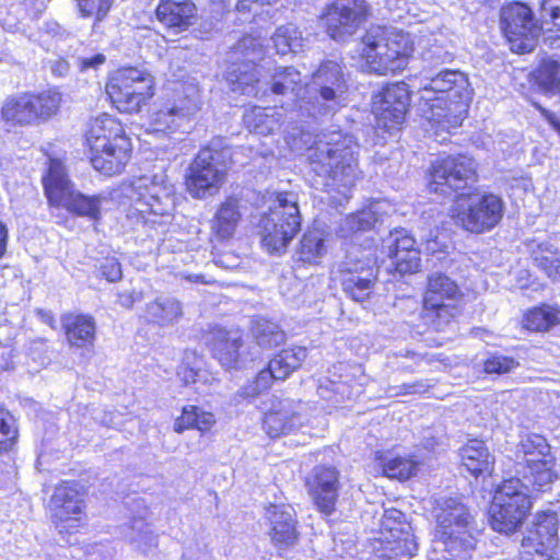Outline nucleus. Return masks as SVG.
I'll list each match as a JSON object with an SVG mask.
<instances>
[{"instance_id":"nucleus-37","label":"nucleus","mask_w":560,"mask_h":560,"mask_svg":"<svg viewBox=\"0 0 560 560\" xmlns=\"http://www.w3.org/2000/svg\"><path fill=\"white\" fill-rule=\"evenodd\" d=\"M380 539L382 541L380 557L384 560H410L418 551L413 533Z\"/></svg>"},{"instance_id":"nucleus-23","label":"nucleus","mask_w":560,"mask_h":560,"mask_svg":"<svg viewBox=\"0 0 560 560\" xmlns=\"http://www.w3.org/2000/svg\"><path fill=\"white\" fill-rule=\"evenodd\" d=\"M317 510L326 516L336 509L339 490V474L330 466H316L306 482Z\"/></svg>"},{"instance_id":"nucleus-43","label":"nucleus","mask_w":560,"mask_h":560,"mask_svg":"<svg viewBox=\"0 0 560 560\" xmlns=\"http://www.w3.org/2000/svg\"><path fill=\"white\" fill-rule=\"evenodd\" d=\"M34 112V122L47 120L54 116L60 106L61 94L55 90L43 91L38 94H28Z\"/></svg>"},{"instance_id":"nucleus-31","label":"nucleus","mask_w":560,"mask_h":560,"mask_svg":"<svg viewBox=\"0 0 560 560\" xmlns=\"http://www.w3.org/2000/svg\"><path fill=\"white\" fill-rule=\"evenodd\" d=\"M183 316V307L178 300L160 296L145 306L144 319L159 327H170Z\"/></svg>"},{"instance_id":"nucleus-21","label":"nucleus","mask_w":560,"mask_h":560,"mask_svg":"<svg viewBox=\"0 0 560 560\" xmlns=\"http://www.w3.org/2000/svg\"><path fill=\"white\" fill-rule=\"evenodd\" d=\"M410 103V92L404 82L387 85L373 100L372 112L375 115L376 126L390 131L400 126Z\"/></svg>"},{"instance_id":"nucleus-46","label":"nucleus","mask_w":560,"mask_h":560,"mask_svg":"<svg viewBox=\"0 0 560 560\" xmlns=\"http://www.w3.org/2000/svg\"><path fill=\"white\" fill-rule=\"evenodd\" d=\"M429 288L424 295L427 308L440 310L448 306L447 301H453L458 295L457 282H428Z\"/></svg>"},{"instance_id":"nucleus-60","label":"nucleus","mask_w":560,"mask_h":560,"mask_svg":"<svg viewBox=\"0 0 560 560\" xmlns=\"http://www.w3.org/2000/svg\"><path fill=\"white\" fill-rule=\"evenodd\" d=\"M106 61L104 54L97 52L93 55L79 56L77 58V66L81 72H89L97 70Z\"/></svg>"},{"instance_id":"nucleus-41","label":"nucleus","mask_w":560,"mask_h":560,"mask_svg":"<svg viewBox=\"0 0 560 560\" xmlns=\"http://www.w3.org/2000/svg\"><path fill=\"white\" fill-rule=\"evenodd\" d=\"M214 422V416L211 412L202 411L195 406H188L183 408L182 416L176 419L174 430L182 433L186 429L195 428L201 432H207Z\"/></svg>"},{"instance_id":"nucleus-34","label":"nucleus","mask_w":560,"mask_h":560,"mask_svg":"<svg viewBox=\"0 0 560 560\" xmlns=\"http://www.w3.org/2000/svg\"><path fill=\"white\" fill-rule=\"evenodd\" d=\"M266 86L270 89L272 94L288 95L292 94L298 97L296 106L299 107L300 101H304L300 96L302 91V77L301 73L293 67H277L270 75V80L266 82ZM304 104L303 102H301Z\"/></svg>"},{"instance_id":"nucleus-6","label":"nucleus","mask_w":560,"mask_h":560,"mask_svg":"<svg viewBox=\"0 0 560 560\" xmlns=\"http://www.w3.org/2000/svg\"><path fill=\"white\" fill-rule=\"evenodd\" d=\"M131 200L127 220L132 225H154L174 210V187L163 176H140L124 188Z\"/></svg>"},{"instance_id":"nucleus-5","label":"nucleus","mask_w":560,"mask_h":560,"mask_svg":"<svg viewBox=\"0 0 560 560\" xmlns=\"http://www.w3.org/2000/svg\"><path fill=\"white\" fill-rule=\"evenodd\" d=\"M85 137L93 167L107 176L120 173L131 151L121 124L104 114L90 122Z\"/></svg>"},{"instance_id":"nucleus-35","label":"nucleus","mask_w":560,"mask_h":560,"mask_svg":"<svg viewBox=\"0 0 560 560\" xmlns=\"http://www.w3.org/2000/svg\"><path fill=\"white\" fill-rule=\"evenodd\" d=\"M460 458L463 465L474 476L490 471L494 463L486 443L480 440H470L460 450Z\"/></svg>"},{"instance_id":"nucleus-58","label":"nucleus","mask_w":560,"mask_h":560,"mask_svg":"<svg viewBox=\"0 0 560 560\" xmlns=\"http://www.w3.org/2000/svg\"><path fill=\"white\" fill-rule=\"evenodd\" d=\"M346 285L343 291L353 301L363 302L371 293L373 282H343Z\"/></svg>"},{"instance_id":"nucleus-36","label":"nucleus","mask_w":560,"mask_h":560,"mask_svg":"<svg viewBox=\"0 0 560 560\" xmlns=\"http://www.w3.org/2000/svg\"><path fill=\"white\" fill-rule=\"evenodd\" d=\"M325 240L326 234L324 230L317 226L307 230L300 241V246L295 254L296 259L307 264H318L327 252Z\"/></svg>"},{"instance_id":"nucleus-11","label":"nucleus","mask_w":560,"mask_h":560,"mask_svg":"<svg viewBox=\"0 0 560 560\" xmlns=\"http://www.w3.org/2000/svg\"><path fill=\"white\" fill-rule=\"evenodd\" d=\"M470 523V514L464 504L453 498L445 500L442 511L438 515L434 550L455 558L472 549L475 537Z\"/></svg>"},{"instance_id":"nucleus-2","label":"nucleus","mask_w":560,"mask_h":560,"mask_svg":"<svg viewBox=\"0 0 560 560\" xmlns=\"http://www.w3.org/2000/svg\"><path fill=\"white\" fill-rule=\"evenodd\" d=\"M471 98L467 75L457 70H444L422 89L420 108L432 127L450 132L466 118Z\"/></svg>"},{"instance_id":"nucleus-7","label":"nucleus","mask_w":560,"mask_h":560,"mask_svg":"<svg viewBox=\"0 0 560 560\" xmlns=\"http://www.w3.org/2000/svg\"><path fill=\"white\" fill-rule=\"evenodd\" d=\"M301 226L298 198L293 192H279L269 207V212L261 217L258 234L261 246L268 253H282Z\"/></svg>"},{"instance_id":"nucleus-62","label":"nucleus","mask_w":560,"mask_h":560,"mask_svg":"<svg viewBox=\"0 0 560 560\" xmlns=\"http://www.w3.org/2000/svg\"><path fill=\"white\" fill-rule=\"evenodd\" d=\"M103 280H120V265L116 258H106L100 267Z\"/></svg>"},{"instance_id":"nucleus-59","label":"nucleus","mask_w":560,"mask_h":560,"mask_svg":"<svg viewBox=\"0 0 560 560\" xmlns=\"http://www.w3.org/2000/svg\"><path fill=\"white\" fill-rule=\"evenodd\" d=\"M8 413L0 408V451H7L16 438V431L7 422Z\"/></svg>"},{"instance_id":"nucleus-19","label":"nucleus","mask_w":560,"mask_h":560,"mask_svg":"<svg viewBox=\"0 0 560 560\" xmlns=\"http://www.w3.org/2000/svg\"><path fill=\"white\" fill-rule=\"evenodd\" d=\"M307 350L304 347H291L281 350L261 370L255 381L244 386L238 395L243 398H252L270 387L272 380H284L293 371L298 370L306 359Z\"/></svg>"},{"instance_id":"nucleus-55","label":"nucleus","mask_w":560,"mask_h":560,"mask_svg":"<svg viewBox=\"0 0 560 560\" xmlns=\"http://www.w3.org/2000/svg\"><path fill=\"white\" fill-rule=\"evenodd\" d=\"M518 366V362L503 354L494 353L487 358L483 362V370L488 374H505Z\"/></svg>"},{"instance_id":"nucleus-16","label":"nucleus","mask_w":560,"mask_h":560,"mask_svg":"<svg viewBox=\"0 0 560 560\" xmlns=\"http://www.w3.org/2000/svg\"><path fill=\"white\" fill-rule=\"evenodd\" d=\"M199 90L195 84H180L172 101L151 116L153 132L175 131L188 125L200 110Z\"/></svg>"},{"instance_id":"nucleus-8","label":"nucleus","mask_w":560,"mask_h":560,"mask_svg":"<svg viewBox=\"0 0 560 560\" xmlns=\"http://www.w3.org/2000/svg\"><path fill=\"white\" fill-rule=\"evenodd\" d=\"M301 226L298 198L293 192H279L269 207V212L261 217L258 234L261 246L268 253H282Z\"/></svg>"},{"instance_id":"nucleus-17","label":"nucleus","mask_w":560,"mask_h":560,"mask_svg":"<svg viewBox=\"0 0 560 560\" xmlns=\"http://www.w3.org/2000/svg\"><path fill=\"white\" fill-rule=\"evenodd\" d=\"M501 28L511 45V50L518 54L532 51L541 31L530 8L520 2L502 8Z\"/></svg>"},{"instance_id":"nucleus-4","label":"nucleus","mask_w":560,"mask_h":560,"mask_svg":"<svg viewBox=\"0 0 560 560\" xmlns=\"http://www.w3.org/2000/svg\"><path fill=\"white\" fill-rule=\"evenodd\" d=\"M412 50L407 34L371 26L361 40L362 68L381 75L401 71L407 67Z\"/></svg>"},{"instance_id":"nucleus-25","label":"nucleus","mask_w":560,"mask_h":560,"mask_svg":"<svg viewBox=\"0 0 560 560\" xmlns=\"http://www.w3.org/2000/svg\"><path fill=\"white\" fill-rule=\"evenodd\" d=\"M266 517L270 524L269 536L276 547L285 549L296 542V521L291 505L272 504L267 509Z\"/></svg>"},{"instance_id":"nucleus-28","label":"nucleus","mask_w":560,"mask_h":560,"mask_svg":"<svg viewBox=\"0 0 560 560\" xmlns=\"http://www.w3.org/2000/svg\"><path fill=\"white\" fill-rule=\"evenodd\" d=\"M300 424V416L289 399H279L265 415L264 429L271 438L290 433Z\"/></svg>"},{"instance_id":"nucleus-10","label":"nucleus","mask_w":560,"mask_h":560,"mask_svg":"<svg viewBox=\"0 0 560 560\" xmlns=\"http://www.w3.org/2000/svg\"><path fill=\"white\" fill-rule=\"evenodd\" d=\"M532 487L520 478L505 480L497 490L490 506V525L493 530L512 535L516 533L532 506Z\"/></svg>"},{"instance_id":"nucleus-14","label":"nucleus","mask_w":560,"mask_h":560,"mask_svg":"<svg viewBox=\"0 0 560 560\" xmlns=\"http://www.w3.org/2000/svg\"><path fill=\"white\" fill-rule=\"evenodd\" d=\"M153 78L138 68L116 71L106 84V93L119 112H139L153 96Z\"/></svg>"},{"instance_id":"nucleus-30","label":"nucleus","mask_w":560,"mask_h":560,"mask_svg":"<svg viewBox=\"0 0 560 560\" xmlns=\"http://www.w3.org/2000/svg\"><path fill=\"white\" fill-rule=\"evenodd\" d=\"M68 342L77 348L93 345L95 340V320L90 315L68 313L61 317Z\"/></svg>"},{"instance_id":"nucleus-9","label":"nucleus","mask_w":560,"mask_h":560,"mask_svg":"<svg viewBox=\"0 0 560 560\" xmlns=\"http://www.w3.org/2000/svg\"><path fill=\"white\" fill-rule=\"evenodd\" d=\"M308 89L316 94L315 102H300L299 112L308 116L326 115L335 112L345 102L348 80L345 68L336 60H325L312 73Z\"/></svg>"},{"instance_id":"nucleus-12","label":"nucleus","mask_w":560,"mask_h":560,"mask_svg":"<svg viewBox=\"0 0 560 560\" xmlns=\"http://www.w3.org/2000/svg\"><path fill=\"white\" fill-rule=\"evenodd\" d=\"M43 184L51 206L66 208L78 215L91 219L98 218L103 198L100 196L88 197L75 191L63 164L59 160L50 159Z\"/></svg>"},{"instance_id":"nucleus-42","label":"nucleus","mask_w":560,"mask_h":560,"mask_svg":"<svg viewBox=\"0 0 560 560\" xmlns=\"http://www.w3.org/2000/svg\"><path fill=\"white\" fill-rule=\"evenodd\" d=\"M34 112V122L47 120L54 116L60 106L61 94L55 90L43 91L38 94H28Z\"/></svg>"},{"instance_id":"nucleus-53","label":"nucleus","mask_w":560,"mask_h":560,"mask_svg":"<svg viewBox=\"0 0 560 560\" xmlns=\"http://www.w3.org/2000/svg\"><path fill=\"white\" fill-rule=\"evenodd\" d=\"M555 548H545L542 539L534 536L523 538L521 544L520 560H547Z\"/></svg>"},{"instance_id":"nucleus-61","label":"nucleus","mask_w":560,"mask_h":560,"mask_svg":"<svg viewBox=\"0 0 560 560\" xmlns=\"http://www.w3.org/2000/svg\"><path fill=\"white\" fill-rule=\"evenodd\" d=\"M117 296L121 306L130 308L136 302L143 300L144 292L141 289L129 288L118 291Z\"/></svg>"},{"instance_id":"nucleus-20","label":"nucleus","mask_w":560,"mask_h":560,"mask_svg":"<svg viewBox=\"0 0 560 560\" xmlns=\"http://www.w3.org/2000/svg\"><path fill=\"white\" fill-rule=\"evenodd\" d=\"M307 350L304 347H291L281 350L261 370L255 381L244 386L238 395L243 398H252L270 387L272 380H284L293 371L298 370L306 359Z\"/></svg>"},{"instance_id":"nucleus-3","label":"nucleus","mask_w":560,"mask_h":560,"mask_svg":"<svg viewBox=\"0 0 560 560\" xmlns=\"http://www.w3.org/2000/svg\"><path fill=\"white\" fill-rule=\"evenodd\" d=\"M359 144L350 133L340 130L327 131L318 136L308 149L307 160L311 170L336 189L350 188L361 176L358 163Z\"/></svg>"},{"instance_id":"nucleus-49","label":"nucleus","mask_w":560,"mask_h":560,"mask_svg":"<svg viewBox=\"0 0 560 560\" xmlns=\"http://www.w3.org/2000/svg\"><path fill=\"white\" fill-rule=\"evenodd\" d=\"M560 324V311L544 305L529 311L525 316V327L529 330L544 331Z\"/></svg>"},{"instance_id":"nucleus-47","label":"nucleus","mask_w":560,"mask_h":560,"mask_svg":"<svg viewBox=\"0 0 560 560\" xmlns=\"http://www.w3.org/2000/svg\"><path fill=\"white\" fill-rule=\"evenodd\" d=\"M536 82L547 94H560V62L551 58L544 59L536 70Z\"/></svg>"},{"instance_id":"nucleus-1","label":"nucleus","mask_w":560,"mask_h":560,"mask_svg":"<svg viewBox=\"0 0 560 560\" xmlns=\"http://www.w3.org/2000/svg\"><path fill=\"white\" fill-rule=\"evenodd\" d=\"M476 180L472 159L446 156L431 165L428 188L443 196L455 194L452 209L456 222L472 233L493 229L503 217V201L494 194H479L471 186Z\"/></svg>"},{"instance_id":"nucleus-27","label":"nucleus","mask_w":560,"mask_h":560,"mask_svg":"<svg viewBox=\"0 0 560 560\" xmlns=\"http://www.w3.org/2000/svg\"><path fill=\"white\" fill-rule=\"evenodd\" d=\"M225 80L231 91L254 96H257L266 85L258 78V68L254 58L242 63H232L226 70Z\"/></svg>"},{"instance_id":"nucleus-26","label":"nucleus","mask_w":560,"mask_h":560,"mask_svg":"<svg viewBox=\"0 0 560 560\" xmlns=\"http://www.w3.org/2000/svg\"><path fill=\"white\" fill-rule=\"evenodd\" d=\"M83 492L77 482H62L55 488L50 499L54 516L60 522H78L84 508Z\"/></svg>"},{"instance_id":"nucleus-50","label":"nucleus","mask_w":560,"mask_h":560,"mask_svg":"<svg viewBox=\"0 0 560 560\" xmlns=\"http://www.w3.org/2000/svg\"><path fill=\"white\" fill-rule=\"evenodd\" d=\"M422 59L432 65L447 62L452 59V52L448 50V42L442 35L428 39L422 49Z\"/></svg>"},{"instance_id":"nucleus-45","label":"nucleus","mask_w":560,"mask_h":560,"mask_svg":"<svg viewBox=\"0 0 560 560\" xmlns=\"http://www.w3.org/2000/svg\"><path fill=\"white\" fill-rule=\"evenodd\" d=\"M535 528L528 535L542 539L545 548H556L558 544V517L555 512L537 514Z\"/></svg>"},{"instance_id":"nucleus-32","label":"nucleus","mask_w":560,"mask_h":560,"mask_svg":"<svg viewBox=\"0 0 560 560\" xmlns=\"http://www.w3.org/2000/svg\"><path fill=\"white\" fill-rule=\"evenodd\" d=\"M241 219L240 199L229 197L219 206L214 214L212 232L221 241L229 240L234 235Z\"/></svg>"},{"instance_id":"nucleus-54","label":"nucleus","mask_w":560,"mask_h":560,"mask_svg":"<svg viewBox=\"0 0 560 560\" xmlns=\"http://www.w3.org/2000/svg\"><path fill=\"white\" fill-rule=\"evenodd\" d=\"M84 18L95 16L102 21L112 8L114 0H74Z\"/></svg>"},{"instance_id":"nucleus-18","label":"nucleus","mask_w":560,"mask_h":560,"mask_svg":"<svg viewBox=\"0 0 560 560\" xmlns=\"http://www.w3.org/2000/svg\"><path fill=\"white\" fill-rule=\"evenodd\" d=\"M368 14L365 0H331L324 14L327 34L335 40H345L358 31Z\"/></svg>"},{"instance_id":"nucleus-63","label":"nucleus","mask_w":560,"mask_h":560,"mask_svg":"<svg viewBox=\"0 0 560 560\" xmlns=\"http://www.w3.org/2000/svg\"><path fill=\"white\" fill-rule=\"evenodd\" d=\"M429 388V385L423 381L405 383L399 387H394L389 389L390 396H399V395H408V394H422L425 393Z\"/></svg>"},{"instance_id":"nucleus-24","label":"nucleus","mask_w":560,"mask_h":560,"mask_svg":"<svg viewBox=\"0 0 560 560\" xmlns=\"http://www.w3.org/2000/svg\"><path fill=\"white\" fill-rule=\"evenodd\" d=\"M415 245V238L404 229L390 232L384 241L392 259L390 266L395 267L399 276L412 275L419 270L420 253Z\"/></svg>"},{"instance_id":"nucleus-52","label":"nucleus","mask_w":560,"mask_h":560,"mask_svg":"<svg viewBox=\"0 0 560 560\" xmlns=\"http://www.w3.org/2000/svg\"><path fill=\"white\" fill-rule=\"evenodd\" d=\"M378 202L372 205L369 209L348 215L345 219L343 230L349 232L366 231L373 228L377 221L376 208Z\"/></svg>"},{"instance_id":"nucleus-38","label":"nucleus","mask_w":560,"mask_h":560,"mask_svg":"<svg viewBox=\"0 0 560 560\" xmlns=\"http://www.w3.org/2000/svg\"><path fill=\"white\" fill-rule=\"evenodd\" d=\"M250 332L256 345L261 349H271L285 341V334L278 324L264 317L252 320Z\"/></svg>"},{"instance_id":"nucleus-40","label":"nucleus","mask_w":560,"mask_h":560,"mask_svg":"<svg viewBox=\"0 0 560 560\" xmlns=\"http://www.w3.org/2000/svg\"><path fill=\"white\" fill-rule=\"evenodd\" d=\"M381 465L385 476L399 480L413 477L419 468V462L411 455H386L381 458Z\"/></svg>"},{"instance_id":"nucleus-64","label":"nucleus","mask_w":560,"mask_h":560,"mask_svg":"<svg viewBox=\"0 0 560 560\" xmlns=\"http://www.w3.org/2000/svg\"><path fill=\"white\" fill-rule=\"evenodd\" d=\"M50 71L57 77H65L69 72V63L62 58H57L48 61Z\"/></svg>"},{"instance_id":"nucleus-33","label":"nucleus","mask_w":560,"mask_h":560,"mask_svg":"<svg viewBox=\"0 0 560 560\" xmlns=\"http://www.w3.org/2000/svg\"><path fill=\"white\" fill-rule=\"evenodd\" d=\"M246 128L254 133L267 136L282 126V113L277 107H253L243 116Z\"/></svg>"},{"instance_id":"nucleus-15","label":"nucleus","mask_w":560,"mask_h":560,"mask_svg":"<svg viewBox=\"0 0 560 560\" xmlns=\"http://www.w3.org/2000/svg\"><path fill=\"white\" fill-rule=\"evenodd\" d=\"M225 152L214 148H203L189 167L187 189L195 198H207L218 192L224 183L226 167Z\"/></svg>"},{"instance_id":"nucleus-29","label":"nucleus","mask_w":560,"mask_h":560,"mask_svg":"<svg viewBox=\"0 0 560 560\" xmlns=\"http://www.w3.org/2000/svg\"><path fill=\"white\" fill-rule=\"evenodd\" d=\"M156 16L165 26L180 32L192 23L196 7L191 0H160Z\"/></svg>"},{"instance_id":"nucleus-22","label":"nucleus","mask_w":560,"mask_h":560,"mask_svg":"<svg viewBox=\"0 0 560 560\" xmlns=\"http://www.w3.org/2000/svg\"><path fill=\"white\" fill-rule=\"evenodd\" d=\"M201 338L210 347L213 358L228 370L243 368L247 362L254 361L257 355L250 353V358H247L244 353H240L242 336L238 331L208 325V330Z\"/></svg>"},{"instance_id":"nucleus-57","label":"nucleus","mask_w":560,"mask_h":560,"mask_svg":"<svg viewBox=\"0 0 560 560\" xmlns=\"http://www.w3.org/2000/svg\"><path fill=\"white\" fill-rule=\"evenodd\" d=\"M341 272L354 275L348 280H370V277L372 276V267L370 266V260L352 261L351 258L348 257V260L341 266Z\"/></svg>"},{"instance_id":"nucleus-48","label":"nucleus","mask_w":560,"mask_h":560,"mask_svg":"<svg viewBox=\"0 0 560 560\" xmlns=\"http://www.w3.org/2000/svg\"><path fill=\"white\" fill-rule=\"evenodd\" d=\"M380 532L381 538L397 537L411 534L412 527L401 511L388 509L384 511L382 516Z\"/></svg>"},{"instance_id":"nucleus-56","label":"nucleus","mask_w":560,"mask_h":560,"mask_svg":"<svg viewBox=\"0 0 560 560\" xmlns=\"http://www.w3.org/2000/svg\"><path fill=\"white\" fill-rule=\"evenodd\" d=\"M541 12L544 19H546L547 15L550 18V22L559 32L556 37L549 35L546 40H548L551 46L560 47V0H542Z\"/></svg>"},{"instance_id":"nucleus-51","label":"nucleus","mask_w":560,"mask_h":560,"mask_svg":"<svg viewBox=\"0 0 560 560\" xmlns=\"http://www.w3.org/2000/svg\"><path fill=\"white\" fill-rule=\"evenodd\" d=\"M202 360L196 351L187 350L184 353L178 375L185 384L197 383L201 381L205 372L201 369Z\"/></svg>"},{"instance_id":"nucleus-39","label":"nucleus","mask_w":560,"mask_h":560,"mask_svg":"<svg viewBox=\"0 0 560 560\" xmlns=\"http://www.w3.org/2000/svg\"><path fill=\"white\" fill-rule=\"evenodd\" d=\"M28 94H22L8 98L2 108L1 116L5 122L11 125L26 126L34 122V112Z\"/></svg>"},{"instance_id":"nucleus-44","label":"nucleus","mask_w":560,"mask_h":560,"mask_svg":"<svg viewBox=\"0 0 560 560\" xmlns=\"http://www.w3.org/2000/svg\"><path fill=\"white\" fill-rule=\"evenodd\" d=\"M272 40L277 52L287 55L301 50L306 39L302 36L301 31L290 23L279 26L272 36Z\"/></svg>"},{"instance_id":"nucleus-13","label":"nucleus","mask_w":560,"mask_h":560,"mask_svg":"<svg viewBox=\"0 0 560 560\" xmlns=\"http://www.w3.org/2000/svg\"><path fill=\"white\" fill-rule=\"evenodd\" d=\"M518 452L525 456L521 481L533 491L544 492L550 489L551 483L558 479L556 457L547 440L539 434H527L518 445Z\"/></svg>"}]
</instances>
